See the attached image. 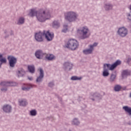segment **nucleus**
I'll use <instances>...</instances> for the list:
<instances>
[{"mask_svg": "<svg viewBox=\"0 0 131 131\" xmlns=\"http://www.w3.org/2000/svg\"><path fill=\"white\" fill-rule=\"evenodd\" d=\"M98 46V43L95 42L93 44L90 45L89 46V49H85L83 50V52L85 55H90V54H93L94 51V49Z\"/></svg>", "mask_w": 131, "mask_h": 131, "instance_id": "nucleus-7", "label": "nucleus"}, {"mask_svg": "<svg viewBox=\"0 0 131 131\" xmlns=\"http://www.w3.org/2000/svg\"><path fill=\"white\" fill-rule=\"evenodd\" d=\"M117 33L120 37H125L128 34V30L124 27H120L118 28Z\"/></svg>", "mask_w": 131, "mask_h": 131, "instance_id": "nucleus-6", "label": "nucleus"}, {"mask_svg": "<svg viewBox=\"0 0 131 131\" xmlns=\"http://www.w3.org/2000/svg\"><path fill=\"white\" fill-rule=\"evenodd\" d=\"M103 8L105 11H111L113 9V5L110 3H105Z\"/></svg>", "mask_w": 131, "mask_h": 131, "instance_id": "nucleus-15", "label": "nucleus"}, {"mask_svg": "<svg viewBox=\"0 0 131 131\" xmlns=\"http://www.w3.org/2000/svg\"><path fill=\"white\" fill-rule=\"evenodd\" d=\"M10 35H14V31L12 30H5L4 32V37L5 38L9 37Z\"/></svg>", "mask_w": 131, "mask_h": 131, "instance_id": "nucleus-19", "label": "nucleus"}, {"mask_svg": "<svg viewBox=\"0 0 131 131\" xmlns=\"http://www.w3.org/2000/svg\"><path fill=\"white\" fill-rule=\"evenodd\" d=\"M128 75H130V72L127 70L123 71L122 72V77L123 78L126 77V76H128Z\"/></svg>", "mask_w": 131, "mask_h": 131, "instance_id": "nucleus-26", "label": "nucleus"}, {"mask_svg": "<svg viewBox=\"0 0 131 131\" xmlns=\"http://www.w3.org/2000/svg\"><path fill=\"white\" fill-rule=\"evenodd\" d=\"M116 78V75L112 74L110 78V81H111L112 82L114 81Z\"/></svg>", "mask_w": 131, "mask_h": 131, "instance_id": "nucleus-34", "label": "nucleus"}, {"mask_svg": "<svg viewBox=\"0 0 131 131\" xmlns=\"http://www.w3.org/2000/svg\"><path fill=\"white\" fill-rule=\"evenodd\" d=\"M114 90L116 92H119L121 90V86L120 85H116L115 86Z\"/></svg>", "mask_w": 131, "mask_h": 131, "instance_id": "nucleus-33", "label": "nucleus"}, {"mask_svg": "<svg viewBox=\"0 0 131 131\" xmlns=\"http://www.w3.org/2000/svg\"><path fill=\"white\" fill-rule=\"evenodd\" d=\"M53 85H54V83L53 82L49 83V86L52 87V86H53Z\"/></svg>", "mask_w": 131, "mask_h": 131, "instance_id": "nucleus-37", "label": "nucleus"}, {"mask_svg": "<svg viewBox=\"0 0 131 131\" xmlns=\"http://www.w3.org/2000/svg\"><path fill=\"white\" fill-rule=\"evenodd\" d=\"M16 74L18 77L24 76V75H25V71L23 69H20L16 72Z\"/></svg>", "mask_w": 131, "mask_h": 131, "instance_id": "nucleus-22", "label": "nucleus"}, {"mask_svg": "<svg viewBox=\"0 0 131 131\" xmlns=\"http://www.w3.org/2000/svg\"><path fill=\"white\" fill-rule=\"evenodd\" d=\"M43 35L45 36L46 39H47L48 41H52V40H53V38H54V33L49 31L44 32Z\"/></svg>", "mask_w": 131, "mask_h": 131, "instance_id": "nucleus-10", "label": "nucleus"}, {"mask_svg": "<svg viewBox=\"0 0 131 131\" xmlns=\"http://www.w3.org/2000/svg\"><path fill=\"white\" fill-rule=\"evenodd\" d=\"M77 33L79 34L80 39H86L91 36V30L89 27L84 26L77 30Z\"/></svg>", "mask_w": 131, "mask_h": 131, "instance_id": "nucleus-2", "label": "nucleus"}, {"mask_svg": "<svg viewBox=\"0 0 131 131\" xmlns=\"http://www.w3.org/2000/svg\"><path fill=\"white\" fill-rule=\"evenodd\" d=\"M28 69L30 73H34L35 71V68L33 65L28 66Z\"/></svg>", "mask_w": 131, "mask_h": 131, "instance_id": "nucleus-27", "label": "nucleus"}, {"mask_svg": "<svg viewBox=\"0 0 131 131\" xmlns=\"http://www.w3.org/2000/svg\"><path fill=\"white\" fill-rule=\"evenodd\" d=\"M126 17H127V20H128L131 22V11L130 13H126Z\"/></svg>", "mask_w": 131, "mask_h": 131, "instance_id": "nucleus-36", "label": "nucleus"}, {"mask_svg": "<svg viewBox=\"0 0 131 131\" xmlns=\"http://www.w3.org/2000/svg\"><path fill=\"white\" fill-rule=\"evenodd\" d=\"M2 110L5 113H11L13 110L12 105L8 104H4L2 107Z\"/></svg>", "mask_w": 131, "mask_h": 131, "instance_id": "nucleus-11", "label": "nucleus"}, {"mask_svg": "<svg viewBox=\"0 0 131 131\" xmlns=\"http://www.w3.org/2000/svg\"><path fill=\"white\" fill-rule=\"evenodd\" d=\"M34 85L31 84H25L22 86V90L23 91H28Z\"/></svg>", "mask_w": 131, "mask_h": 131, "instance_id": "nucleus-20", "label": "nucleus"}, {"mask_svg": "<svg viewBox=\"0 0 131 131\" xmlns=\"http://www.w3.org/2000/svg\"><path fill=\"white\" fill-rule=\"evenodd\" d=\"M19 104L20 106H26L28 103L27 102V100L26 99H20L19 100Z\"/></svg>", "mask_w": 131, "mask_h": 131, "instance_id": "nucleus-24", "label": "nucleus"}, {"mask_svg": "<svg viewBox=\"0 0 131 131\" xmlns=\"http://www.w3.org/2000/svg\"><path fill=\"white\" fill-rule=\"evenodd\" d=\"M129 97H130V98H131V92L130 93Z\"/></svg>", "mask_w": 131, "mask_h": 131, "instance_id": "nucleus-39", "label": "nucleus"}, {"mask_svg": "<svg viewBox=\"0 0 131 131\" xmlns=\"http://www.w3.org/2000/svg\"><path fill=\"white\" fill-rule=\"evenodd\" d=\"M127 62H129V60H128Z\"/></svg>", "mask_w": 131, "mask_h": 131, "instance_id": "nucleus-40", "label": "nucleus"}, {"mask_svg": "<svg viewBox=\"0 0 131 131\" xmlns=\"http://www.w3.org/2000/svg\"><path fill=\"white\" fill-rule=\"evenodd\" d=\"M62 32H63V33H66V32H68V26L67 25H63V28L62 30Z\"/></svg>", "mask_w": 131, "mask_h": 131, "instance_id": "nucleus-31", "label": "nucleus"}, {"mask_svg": "<svg viewBox=\"0 0 131 131\" xmlns=\"http://www.w3.org/2000/svg\"><path fill=\"white\" fill-rule=\"evenodd\" d=\"M52 25L54 28L60 27V22L58 20H55L53 21Z\"/></svg>", "mask_w": 131, "mask_h": 131, "instance_id": "nucleus-23", "label": "nucleus"}, {"mask_svg": "<svg viewBox=\"0 0 131 131\" xmlns=\"http://www.w3.org/2000/svg\"><path fill=\"white\" fill-rule=\"evenodd\" d=\"M93 97V98H95V99H98V98H101V97L100 96H99V94L98 93H94L92 95V96H91V99H93V98L92 97Z\"/></svg>", "mask_w": 131, "mask_h": 131, "instance_id": "nucleus-32", "label": "nucleus"}, {"mask_svg": "<svg viewBox=\"0 0 131 131\" xmlns=\"http://www.w3.org/2000/svg\"><path fill=\"white\" fill-rule=\"evenodd\" d=\"M29 115L30 116H36L37 115V111L35 110H32L30 111Z\"/></svg>", "mask_w": 131, "mask_h": 131, "instance_id": "nucleus-30", "label": "nucleus"}, {"mask_svg": "<svg viewBox=\"0 0 131 131\" xmlns=\"http://www.w3.org/2000/svg\"><path fill=\"white\" fill-rule=\"evenodd\" d=\"M8 60L10 67L14 68L16 66V64H17V58L10 55L8 57Z\"/></svg>", "mask_w": 131, "mask_h": 131, "instance_id": "nucleus-8", "label": "nucleus"}, {"mask_svg": "<svg viewBox=\"0 0 131 131\" xmlns=\"http://www.w3.org/2000/svg\"><path fill=\"white\" fill-rule=\"evenodd\" d=\"M24 22H25V18L24 17H19L17 19L16 24L17 25H22V24H24Z\"/></svg>", "mask_w": 131, "mask_h": 131, "instance_id": "nucleus-21", "label": "nucleus"}, {"mask_svg": "<svg viewBox=\"0 0 131 131\" xmlns=\"http://www.w3.org/2000/svg\"><path fill=\"white\" fill-rule=\"evenodd\" d=\"M64 46L67 49L74 51L78 48V41L75 39H69L65 43Z\"/></svg>", "mask_w": 131, "mask_h": 131, "instance_id": "nucleus-4", "label": "nucleus"}, {"mask_svg": "<svg viewBox=\"0 0 131 131\" xmlns=\"http://www.w3.org/2000/svg\"><path fill=\"white\" fill-rule=\"evenodd\" d=\"M29 16H30V17L36 16L37 19L39 22H45L47 20L52 18L51 11L49 9H46L41 12H38L35 9H31L29 11Z\"/></svg>", "mask_w": 131, "mask_h": 131, "instance_id": "nucleus-1", "label": "nucleus"}, {"mask_svg": "<svg viewBox=\"0 0 131 131\" xmlns=\"http://www.w3.org/2000/svg\"><path fill=\"white\" fill-rule=\"evenodd\" d=\"M63 67L66 69L71 70V69H72V67H73V64L70 62H67L64 63Z\"/></svg>", "mask_w": 131, "mask_h": 131, "instance_id": "nucleus-18", "label": "nucleus"}, {"mask_svg": "<svg viewBox=\"0 0 131 131\" xmlns=\"http://www.w3.org/2000/svg\"><path fill=\"white\" fill-rule=\"evenodd\" d=\"M45 55L46 53H43L41 50H37L35 52V56L37 59H42L45 58Z\"/></svg>", "mask_w": 131, "mask_h": 131, "instance_id": "nucleus-12", "label": "nucleus"}, {"mask_svg": "<svg viewBox=\"0 0 131 131\" xmlns=\"http://www.w3.org/2000/svg\"><path fill=\"white\" fill-rule=\"evenodd\" d=\"M72 124L74 125H79L80 124V122L78 120V119L75 118L72 121Z\"/></svg>", "mask_w": 131, "mask_h": 131, "instance_id": "nucleus-28", "label": "nucleus"}, {"mask_svg": "<svg viewBox=\"0 0 131 131\" xmlns=\"http://www.w3.org/2000/svg\"><path fill=\"white\" fill-rule=\"evenodd\" d=\"M2 92H7L8 87L15 86L17 85V83L14 82L3 81L0 83Z\"/></svg>", "mask_w": 131, "mask_h": 131, "instance_id": "nucleus-5", "label": "nucleus"}, {"mask_svg": "<svg viewBox=\"0 0 131 131\" xmlns=\"http://www.w3.org/2000/svg\"><path fill=\"white\" fill-rule=\"evenodd\" d=\"M64 19L69 22H76L78 20V14L76 12L70 11L64 13Z\"/></svg>", "mask_w": 131, "mask_h": 131, "instance_id": "nucleus-3", "label": "nucleus"}, {"mask_svg": "<svg viewBox=\"0 0 131 131\" xmlns=\"http://www.w3.org/2000/svg\"><path fill=\"white\" fill-rule=\"evenodd\" d=\"M130 60H131V58H130Z\"/></svg>", "mask_w": 131, "mask_h": 131, "instance_id": "nucleus-41", "label": "nucleus"}, {"mask_svg": "<svg viewBox=\"0 0 131 131\" xmlns=\"http://www.w3.org/2000/svg\"><path fill=\"white\" fill-rule=\"evenodd\" d=\"M43 34L40 32L36 33L35 35V38L37 41H42L43 39L42 38V36Z\"/></svg>", "mask_w": 131, "mask_h": 131, "instance_id": "nucleus-13", "label": "nucleus"}, {"mask_svg": "<svg viewBox=\"0 0 131 131\" xmlns=\"http://www.w3.org/2000/svg\"><path fill=\"white\" fill-rule=\"evenodd\" d=\"M123 109L125 111V112H127L129 114V115H131V107L125 106L123 107Z\"/></svg>", "mask_w": 131, "mask_h": 131, "instance_id": "nucleus-29", "label": "nucleus"}, {"mask_svg": "<svg viewBox=\"0 0 131 131\" xmlns=\"http://www.w3.org/2000/svg\"><path fill=\"white\" fill-rule=\"evenodd\" d=\"M121 64V61L120 60H117L116 62H115L114 64H104V66L107 68L108 70H114L115 68H116V67L118 66V65H120Z\"/></svg>", "mask_w": 131, "mask_h": 131, "instance_id": "nucleus-9", "label": "nucleus"}, {"mask_svg": "<svg viewBox=\"0 0 131 131\" xmlns=\"http://www.w3.org/2000/svg\"><path fill=\"white\" fill-rule=\"evenodd\" d=\"M102 75L104 77H107L109 76V71L104 66L103 67V71L102 72Z\"/></svg>", "mask_w": 131, "mask_h": 131, "instance_id": "nucleus-25", "label": "nucleus"}, {"mask_svg": "<svg viewBox=\"0 0 131 131\" xmlns=\"http://www.w3.org/2000/svg\"><path fill=\"white\" fill-rule=\"evenodd\" d=\"M7 62H8L7 57L4 56L3 54L0 53V68H2V65H3V64H7Z\"/></svg>", "mask_w": 131, "mask_h": 131, "instance_id": "nucleus-14", "label": "nucleus"}, {"mask_svg": "<svg viewBox=\"0 0 131 131\" xmlns=\"http://www.w3.org/2000/svg\"><path fill=\"white\" fill-rule=\"evenodd\" d=\"M39 71L40 72V75L37 78V82H40L42 80V78H43V70L41 68H39Z\"/></svg>", "mask_w": 131, "mask_h": 131, "instance_id": "nucleus-16", "label": "nucleus"}, {"mask_svg": "<svg viewBox=\"0 0 131 131\" xmlns=\"http://www.w3.org/2000/svg\"><path fill=\"white\" fill-rule=\"evenodd\" d=\"M72 80H80L81 77H78L77 76H73L71 77Z\"/></svg>", "mask_w": 131, "mask_h": 131, "instance_id": "nucleus-35", "label": "nucleus"}, {"mask_svg": "<svg viewBox=\"0 0 131 131\" xmlns=\"http://www.w3.org/2000/svg\"><path fill=\"white\" fill-rule=\"evenodd\" d=\"M45 58L48 60V61H53V60H55L56 59V56H55L53 54H47L45 53Z\"/></svg>", "mask_w": 131, "mask_h": 131, "instance_id": "nucleus-17", "label": "nucleus"}, {"mask_svg": "<svg viewBox=\"0 0 131 131\" xmlns=\"http://www.w3.org/2000/svg\"><path fill=\"white\" fill-rule=\"evenodd\" d=\"M29 80H33V78L32 77H28Z\"/></svg>", "mask_w": 131, "mask_h": 131, "instance_id": "nucleus-38", "label": "nucleus"}]
</instances>
